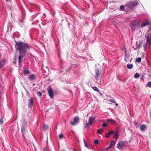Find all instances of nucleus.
Segmentation results:
<instances>
[{
	"instance_id": "nucleus-37",
	"label": "nucleus",
	"mask_w": 151,
	"mask_h": 151,
	"mask_svg": "<svg viewBox=\"0 0 151 151\" xmlns=\"http://www.w3.org/2000/svg\"><path fill=\"white\" fill-rule=\"evenodd\" d=\"M120 8L121 10H123V5H121Z\"/></svg>"
},
{
	"instance_id": "nucleus-28",
	"label": "nucleus",
	"mask_w": 151,
	"mask_h": 151,
	"mask_svg": "<svg viewBox=\"0 0 151 151\" xmlns=\"http://www.w3.org/2000/svg\"><path fill=\"white\" fill-rule=\"evenodd\" d=\"M63 137V135L62 133H61V134H60L59 135V137L60 139H62Z\"/></svg>"
},
{
	"instance_id": "nucleus-39",
	"label": "nucleus",
	"mask_w": 151,
	"mask_h": 151,
	"mask_svg": "<svg viewBox=\"0 0 151 151\" xmlns=\"http://www.w3.org/2000/svg\"><path fill=\"white\" fill-rule=\"evenodd\" d=\"M144 54H142V58H144Z\"/></svg>"
},
{
	"instance_id": "nucleus-25",
	"label": "nucleus",
	"mask_w": 151,
	"mask_h": 151,
	"mask_svg": "<svg viewBox=\"0 0 151 151\" xmlns=\"http://www.w3.org/2000/svg\"><path fill=\"white\" fill-rule=\"evenodd\" d=\"M125 60L127 61V58L128 57V55H127L126 53V52L125 51Z\"/></svg>"
},
{
	"instance_id": "nucleus-30",
	"label": "nucleus",
	"mask_w": 151,
	"mask_h": 151,
	"mask_svg": "<svg viewBox=\"0 0 151 151\" xmlns=\"http://www.w3.org/2000/svg\"><path fill=\"white\" fill-rule=\"evenodd\" d=\"M37 94L38 96H40V97H41V96H42V94L41 93V92L40 91L37 92Z\"/></svg>"
},
{
	"instance_id": "nucleus-32",
	"label": "nucleus",
	"mask_w": 151,
	"mask_h": 151,
	"mask_svg": "<svg viewBox=\"0 0 151 151\" xmlns=\"http://www.w3.org/2000/svg\"><path fill=\"white\" fill-rule=\"evenodd\" d=\"M135 125L136 128H138L139 126V124L138 123H135Z\"/></svg>"
},
{
	"instance_id": "nucleus-3",
	"label": "nucleus",
	"mask_w": 151,
	"mask_h": 151,
	"mask_svg": "<svg viewBox=\"0 0 151 151\" xmlns=\"http://www.w3.org/2000/svg\"><path fill=\"white\" fill-rule=\"evenodd\" d=\"M138 5V4L136 2L129 3L127 4V6H125V7L123 6V10H124L125 7H126L127 9V7L130 9H133L134 7L137 6Z\"/></svg>"
},
{
	"instance_id": "nucleus-7",
	"label": "nucleus",
	"mask_w": 151,
	"mask_h": 151,
	"mask_svg": "<svg viewBox=\"0 0 151 151\" xmlns=\"http://www.w3.org/2000/svg\"><path fill=\"white\" fill-rule=\"evenodd\" d=\"M73 121L70 122V124L73 126L75 125L79 122V119L77 116H75L73 119Z\"/></svg>"
},
{
	"instance_id": "nucleus-26",
	"label": "nucleus",
	"mask_w": 151,
	"mask_h": 151,
	"mask_svg": "<svg viewBox=\"0 0 151 151\" xmlns=\"http://www.w3.org/2000/svg\"><path fill=\"white\" fill-rule=\"evenodd\" d=\"M103 131V130L101 129H99L98 130V132H97L98 134H101V133H102V132Z\"/></svg>"
},
{
	"instance_id": "nucleus-22",
	"label": "nucleus",
	"mask_w": 151,
	"mask_h": 151,
	"mask_svg": "<svg viewBox=\"0 0 151 151\" xmlns=\"http://www.w3.org/2000/svg\"><path fill=\"white\" fill-rule=\"evenodd\" d=\"M139 77V75L138 73H136L134 75V77L135 78H138Z\"/></svg>"
},
{
	"instance_id": "nucleus-44",
	"label": "nucleus",
	"mask_w": 151,
	"mask_h": 151,
	"mask_svg": "<svg viewBox=\"0 0 151 151\" xmlns=\"http://www.w3.org/2000/svg\"><path fill=\"white\" fill-rule=\"evenodd\" d=\"M1 55H0V57H1Z\"/></svg>"
},
{
	"instance_id": "nucleus-42",
	"label": "nucleus",
	"mask_w": 151,
	"mask_h": 151,
	"mask_svg": "<svg viewBox=\"0 0 151 151\" xmlns=\"http://www.w3.org/2000/svg\"><path fill=\"white\" fill-rule=\"evenodd\" d=\"M61 151H65L64 150H62Z\"/></svg>"
},
{
	"instance_id": "nucleus-12",
	"label": "nucleus",
	"mask_w": 151,
	"mask_h": 151,
	"mask_svg": "<svg viewBox=\"0 0 151 151\" xmlns=\"http://www.w3.org/2000/svg\"><path fill=\"white\" fill-rule=\"evenodd\" d=\"M36 78V77L35 75L33 74H31L29 76L28 78L30 81H33L35 80Z\"/></svg>"
},
{
	"instance_id": "nucleus-38",
	"label": "nucleus",
	"mask_w": 151,
	"mask_h": 151,
	"mask_svg": "<svg viewBox=\"0 0 151 151\" xmlns=\"http://www.w3.org/2000/svg\"><path fill=\"white\" fill-rule=\"evenodd\" d=\"M44 151H47V150H45V148H44Z\"/></svg>"
},
{
	"instance_id": "nucleus-13",
	"label": "nucleus",
	"mask_w": 151,
	"mask_h": 151,
	"mask_svg": "<svg viewBox=\"0 0 151 151\" xmlns=\"http://www.w3.org/2000/svg\"><path fill=\"white\" fill-rule=\"evenodd\" d=\"M115 133L112 131H110L109 132L107 133L105 135V137L109 138L110 137V135L114 134Z\"/></svg>"
},
{
	"instance_id": "nucleus-23",
	"label": "nucleus",
	"mask_w": 151,
	"mask_h": 151,
	"mask_svg": "<svg viewBox=\"0 0 151 151\" xmlns=\"http://www.w3.org/2000/svg\"><path fill=\"white\" fill-rule=\"evenodd\" d=\"M44 128L45 130H47L48 129L49 127L48 125L44 124Z\"/></svg>"
},
{
	"instance_id": "nucleus-1",
	"label": "nucleus",
	"mask_w": 151,
	"mask_h": 151,
	"mask_svg": "<svg viewBox=\"0 0 151 151\" xmlns=\"http://www.w3.org/2000/svg\"><path fill=\"white\" fill-rule=\"evenodd\" d=\"M15 47L16 50L19 51L18 59L19 64L20 65L22 62L27 51L29 50V46L27 43L18 42H16Z\"/></svg>"
},
{
	"instance_id": "nucleus-19",
	"label": "nucleus",
	"mask_w": 151,
	"mask_h": 151,
	"mask_svg": "<svg viewBox=\"0 0 151 151\" xmlns=\"http://www.w3.org/2000/svg\"><path fill=\"white\" fill-rule=\"evenodd\" d=\"M127 67L129 69H131L133 67V65L132 64H127Z\"/></svg>"
},
{
	"instance_id": "nucleus-24",
	"label": "nucleus",
	"mask_w": 151,
	"mask_h": 151,
	"mask_svg": "<svg viewBox=\"0 0 151 151\" xmlns=\"http://www.w3.org/2000/svg\"><path fill=\"white\" fill-rule=\"evenodd\" d=\"M136 61L138 63H140L141 61V58H138L136 59Z\"/></svg>"
},
{
	"instance_id": "nucleus-27",
	"label": "nucleus",
	"mask_w": 151,
	"mask_h": 151,
	"mask_svg": "<svg viewBox=\"0 0 151 151\" xmlns=\"http://www.w3.org/2000/svg\"><path fill=\"white\" fill-rule=\"evenodd\" d=\"M147 85L149 87H151V81L148 82L147 84Z\"/></svg>"
},
{
	"instance_id": "nucleus-15",
	"label": "nucleus",
	"mask_w": 151,
	"mask_h": 151,
	"mask_svg": "<svg viewBox=\"0 0 151 151\" xmlns=\"http://www.w3.org/2000/svg\"><path fill=\"white\" fill-rule=\"evenodd\" d=\"M149 24V23L148 22H142L141 24V26L142 27H144L148 25Z\"/></svg>"
},
{
	"instance_id": "nucleus-21",
	"label": "nucleus",
	"mask_w": 151,
	"mask_h": 151,
	"mask_svg": "<svg viewBox=\"0 0 151 151\" xmlns=\"http://www.w3.org/2000/svg\"><path fill=\"white\" fill-rule=\"evenodd\" d=\"M92 88L93 89V90H94V91H97L98 92H99V89L97 87H93Z\"/></svg>"
},
{
	"instance_id": "nucleus-36",
	"label": "nucleus",
	"mask_w": 151,
	"mask_h": 151,
	"mask_svg": "<svg viewBox=\"0 0 151 151\" xmlns=\"http://www.w3.org/2000/svg\"><path fill=\"white\" fill-rule=\"evenodd\" d=\"M109 101L112 103H114L115 102V101L113 100V99H111L109 100Z\"/></svg>"
},
{
	"instance_id": "nucleus-9",
	"label": "nucleus",
	"mask_w": 151,
	"mask_h": 151,
	"mask_svg": "<svg viewBox=\"0 0 151 151\" xmlns=\"http://www.w3.org/2000/svg\"><path fill=\"white\" fill-rule=\"evenodd\" d=\"M7 61L6 59L4 58L3 60L0 61V68H2L5 64Z\"/></svg>"
},
{
	"instance_id": "nucleus-10",
	"label": "nucleus",
	"mask_w": 151,
	"mask_h": 151,
	"mask_svg": "<svg viewBox=\"0 0 151 151\" xmlns=\"http://www.w3.org/2000/svg\"><path fill=\"white\" fill-rule=\"evenodd\" d=\"M48 91L49 95L51 98H52L53 97V93L52 88H49Z\"/></svg>"
},
{
	"instance_id": "nucleus-5",
	"label": "nucleus",
	"mask_w": 151,
	"mask_h": 151,
	"mask_svg": "<svg viewBox=\"0 0 151 151\" xmlns=\"http://www.w3.org/2000/svg\"><path fill=\"white\" fill-rule=\"evenodd\" d=\"M149 31H147L145 34V38L147 43L150 45H151V35L149 33Z\"/></svg>"
},
{
	"instance_id": "nucleus-33",
	"label": "nucleus",
	"mask_w": 151,
	"mask_h": 151,
	"mask_svg": "<svg viewBox=\"0 0 151 151\" xmlns=\"http://www.w3.org/2000/svg\"><path fill=\"white\" fill-rule=\"evenodd\" d=\"M98 142H99V141L97 139H96V140H95L94 141V143L95 144H96V145L98 143Z\"/></svg>"
},
{
	"instance_id": "nucleus-2",
	"label": "nucleus",
	"mask_w": 151,
	"mask_h": 151,
	"mask_svg": "<svg viewBox=\"0 0 151 151\" xmlns=\"http://www.w3.org/2000/svg\"><path fill=\"white\" fill-rule=\"evenodd\" d=\"M140 23L138 20H136L132 22L130 26L132 29L133 30L137 29L139 26Z\"/></svg>"
},
{
	"instance_id": "nucleus-35",
	"label": "nucleus",
	"mask_w": 151,
	"mask_h": 151,
	"mask_svg": "<svg viewBox=\"0 0 151 151\" xmlns=\"http://www.w3.org/2000/svg\"><path fill=\"white\" fill-rule=\"evenodd\" d=\"M111 147H112L109 145V146L106 148V149L107 150H109L111 148Z\"/></svg>"
},
{
	"instance_id": "nucleus-14",
	"label": "nucleus",
	"mask_w": 151,
	"mask_h": 151,
	"mask_svg": "<svg viewBox=\"0 0 151 151\" xmlns=\"http://www.w3.org/2000/svg\"><path fill=\"white\" fill-rule=\"evenodd\" d=\"M96 76H95V78L96 80H98L99 79V77L100 74V72L99 70H96Z\"/></svg>"
},
{
	"instance_id": "nucleus-11",
	"label": "nucleus",
	"mask_w": 151,
	"mask_h": 151,
	"mask_svg": "<svg viewBox=\"0 0 151 151\" xmlns=\"http://www.w3.org/2000/svg\"><path fill=\"white\" fill-rule=\"evenodd\" d=\"M116 147L119 149H121L123 147V141H120L117 145Z\"/></svg>"
},
{
	"instance_id": "nucleus-16",
	"label": "nucleus",
	"mask_w": 151,
	"mask_h": 151,
	"mask_svg": "<svg viewBox=\"0 0 151 151\" xmlns=\"http://www.w3.org/2000/svg\"><path fill=\"white\" fill-rule=\"evenodd\" d=\"M140 130L142 131H143L147 127L146 125H143L140 126Z\"/></svg>"
},
{
	"instance_id": "nucleus-6",
	"label": "nucleus",
	"mask_w": 151,
	"mask_h": 151,
	"mask_svg": "<svg viewBox=\"0 0 151 151\" xmlns=\"http://www.w3.org/2000/svg\"><path fill=\"white\" fill-rule=\"evenodd\" d=\"M95 119V118L93 116H90L88 118V123L85 126V127H89L93 123V121Z\"/></svg>"
},
{
	"instance_id": "nucleus-40",
	"label": "nucleus",
	"mask_w": 151,
	"mask_h": 151,
	"mask_svg": "<svg viewBox=\"0 0 151 151\" xmlns=\"http://www.w3.org/2000/svg\"><path fill=\"white\" fill-rule=\"evenodd\" d=\"M46 68H47V69H48V67H46Z\"/></svg>"
},
{
	"instance_id": "nucleus-8",
	"label": "nucleus",
	"mask_w": 151,
	"mask_h": 151,
	"mask_svg": "<svg viewBox=\"0 0 151 151\" xmlns=\"http://www.w3.org/2000/svg\"><path fill=\"white\" fill-rule=\"evenodd\" d=\"M34 99L33 98H32L30 99L29 100L28 106L29 107L32 108L34 104Z\"/></svg>"
},
{
	"instance_id": "nucleus-34",
	"label": "nucleus",
	"mask_w": 151,
	"mask_h": 151,
	"mask_svg": "<svg viewBox=\"0 0 151 151\" xmlns=\"http://www.w3.org/2000/svg\"><path fill=\"white\" fill-rule=\"evenodd\" d=\"M107 125V124L104 123H103L102 125V126L104 127H106Z\"/></svg>"
},
{
	"instance_id": "nucleus-4",
	"label": "nucleus",
	"mask_w": 151,
	"mask_h": 151,
	"mask_svg": "<svg viewBox=\"0 0 151 151\" xmlns=\"http://www.w3.org/2000/svg\"><path fill=\"white\" fill-rule=\"evenodd\" d=\"M27 124L26 122L24 121L22 123V126L21 127V130L24 137V134H25L27 130Z\"/></svg>"
},
{
	"instance_id": "nucleus-29",
	"label": "nucleus",
	"mask_w": 151,
	"mask_h": 151,
	"mask_svg": "<svg viewBox=\"0 0 151 151\" xmlns=\"http://www.w3.org/2000/svg\"><path fill=\"white\" fill-rule=\"evenodd\" d=\"M118 133H117L115 134V135L114 136L113 138L114 139H116L118 138Z\"/></svg>"
},
{
	"instance_id": "nucleus-18",
	"label": "nucleus",
	"mask_w": 151,
	"mask_h": 151,
	"mask_svg": "<svg viewBox=\"0 0 151 151\" xmlns=\"http://www.w3.org/2000/svg\"><path fill=\"white\" fill-rule=\"evenodd\" d=\"M106 121L107 122H110L112 124H114L116 123V122L112 119H107Z\"/></svg>"
},
{
	"instance_id": "nucleus-20",
	"label": "nucleus",
	"mask_w": 151,
	"mask_h": 151,
	"mask_svg": "<svg viewBox=\"0 0 151 151\" xmlns=\"http://www.w3.org/2000/svg\"><path fill=\"white\" fill-rule=\"evenodd\" d=\"M115 144V141L114 140H111L110 142V145H109L112 147V146L113 145H114Z\"/></svg>"
},
{
	"instance_id": "nucleus-31",
	"label": "nucleus",
	"mask_w": 151,
	"mask_h": 151,
	"mask_svg": "<svg viewBox=\"0 0 151 151\" xmlns=\"http://www.w3.org/2000/svg\"><path fill=\"white\" fill-rule=\"evenodd\" d=\"M3 124V119L1 117L0 119V125H2Z\"/></svg>"
},
{
	"instance_id": "nucleus-43",
	"label": "nucleus",
	"mask_w": 151,
	"mask_h": 151,
	"mask_svg": "<svg viewBox=\"0 0 151 151\" xmlns=\"http://www.w3.org/2000/svg\"><path fill=\"white\" fill-rule=\"evenodd\" d=\"M85 145H86V146H87V145H86V144H85Z\"/></svg>"
},
{
	"instance_id": "nucleus-17",
	"label": "nucleus",
	"mask_w": 151,
	"mask_h": 151,
	"mask_svg": "<svg viewBox=\"0 0 151 151\" xmlns=\"http://www.w3.org/2000/svg\"><path fill=\"white\" fill-rule=\"evenodd\" d=\"M23 73L24 74L26 75L30 73V72L29 70L24 69L23 71Z\"/></svg>"
},
{
	"instance_id": "nucleus-41",
	"label": "nucleus",
	"mask_w": 151,
	"mask_h": 151,
	"mask_svg": "<svg viewBox=\"0 0 151 151\" xmlns=\"http://www.w3.org/2000/svg\"><path fill=\"white\" fill-rule=\"evenodd\" d=\"M34 85H35V84H33V86H34Z\"/></svg>"
}]
</instances>
